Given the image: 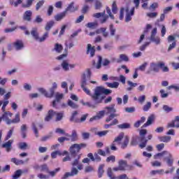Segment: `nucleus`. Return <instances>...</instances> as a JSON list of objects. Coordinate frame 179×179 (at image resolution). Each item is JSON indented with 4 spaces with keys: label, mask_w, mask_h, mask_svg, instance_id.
Returning <instances> with one entry per match:
<instances>
[{
    "label": "nucleus",
    "mask_w": 179,
    "mask_h": 179,
    "mask_svg": "<svg viewBox=\"0 0 179 179\" xmlns=\"http://www.w3.org/2000/svg\"><path fill=\"white\" fill-rule=\"evenodd\" d=\"M69 152L71 156H73L75 159L71 162L72 166L71 172H66L64 173L62 179L69 178V177H75L79 174V171L83 170V164L80 163V155H77L76 154L80 152V150L78 148V144L72 145L69 148Z\"/></svg>",
    "instance_id": "1"
},
{
    "label": "nucleus",
    "mask_w": 179,
    "mask_h": 179,
    "mask_svg": "<svg viewBox=\"0 0 179 179\" xmlns=\"http://www.w3.org/2000/svg\"><path fill=\"white\" fill-rule=\"evenodd\" d=\"M133 5H135L136 8H139V1H134L129 3V5L126 8H122L120 9V20H122L124 19V11L126 12L125 15V22L126 23H128L129 22H131L132 20V16L135 15V7L132 6Z\"/></svg>",
    "instance_id": "2"
},
{
    "label": "nucleus",
    "mask_w": 179,
    "mask_h": 179,
    "mask_svg": "<svg viewBox=\"0 0 179 179\" xmlns=\"http://www.w3.org/2000/svg\"><path fill=\"white\" fill-rule=\"evenodd\" d=\"M112 91L106 89L103 87L99 86L94 90V94L92 96V99L95 104H100L103 100V94H111Z\"/></svg>",
    "instance_id": "3"
},
{
    "label": "nucleus",
    "mask_w": 179,
    "mask_h": 179,
    "mask_svg": "<svg viewBox=\"0 0 179 179\" xmlns=\"http://www.w3.org/2000/svg\"><path fill=\"white\" fill-rule=\"evenodd\" d=\"M113 142H117L119 145H121L122 149H126V148H128L129 143V137L125 136V134L122 132L115 138Z\"/></svg>",
    "instance_id": "4"
},
{
    "label": "nucleus",
    "mask_w": 179,
    "mask_h": 179,
    "mask_svg": "<svg viewBox=\"0 0 179 179\" xmlns=\"http://www.w3.org/2000/svg\"><path fill=\"white\" fill-rule=\"evenodd\" d=\"M105 110H107L106 114H110L109 117L106 120V122H110L113 121L114 118L118 117L120 115L117 114V109H115V104H112L110 106H107L105 108Z\"/></svg>",
    "instance_id": "5"
},
{
    "label": "nucleus",
    "mask_w": 179,
    "mask_h": 179,
    "mask_svg": "<svg viewBox=\"0 0 179 179\" xmlns=\"http://www.w3.org/2000/svg\"><path fill=\"white\" fill-rule=\"evenodd\" d=\"M156 34H157V28H154L151 31L150 40L152 41V43H154L155 45H160V44H162V39L160 37L156 36Z\"/></svg>",
    "instance_id": "6"
},
{
    "label": "nucleus",
    "mask_w": 179,
    "mask_h": 179,
    "mask_svg": "<svg viewBox=\"0 0 179 179\" xmlns=\"http://www.w3.org/2000/svg\"><path fill=\"white\" fill-rule=\"evenodd\" d=\"M167 41L169 44H171L168 47V52H170L171 50H174L177 45V41H176V36L173 35H169L167 38Z\"/></svg>",
    "instance_id": "7"
},
{
    "label": "nucleus",
    "mask_w": 179,
    "mask_h": 179,
    "mask_svg": "<svg viewBox=\"0 0 179 179\" xmlns=\"http://www.w3.org/2000/svg\"><path fill=\"white\" fill-rule=\"evenodd\" d=\"M90 78H92V71H90V69H86L82 74L81 83L83 85L87 83V80H90Z\"/></svg>",
    "instance_id": "8"
},
{
    "label": "nucleus",
    "mask_w": 179,
    "mask_h": 179,
    "mask_svg": "<svg viewBox=\"0 0 179 179\" xmlns=\"http://www.w3.org/2000/svg\"><path fill=\"white\" fill-rule=\"evenodd\" d=\"M38 91L39 93H41V94H44L45 97H48V99H51L54 96V90L52 89H50V92H48L45 89L40 87L38 89Z\"/></svg>",
    "instance_id": "9"
},
{
    "label": "nucleus",
    "mask_w": 179,
    "mask_h": 179,
    "mask_svg": "<svg viewBox=\"0 0 179 179\" xmlns=\"http://www.w3.org/2000/svg\"><path fill=\"white\" fill-rule=\"evenodd\" d=\"M55 99L52 102V106L55 108L57 107L58 103L61 102V100L64 99V94H61L59 92H56L55 93Z\"/></svg>",
    "instance_id": "10"
},
{
    "label": "nucleus",
    "mask_w": 179,
    "mask_h": 179,
    "mask_svg": "<svg viewBox=\"0 0 179 179\" xmlns=\"http://www.w3.org/2000/svg\"><path fill=\"white\" fill-rule=\"evenodd\" d=\"M61 67L64 72H69V68H75V64H70L68 60H63L61 63Z\"/></svg>",
    "instance_id": "11"
},
{
    "label": "nucleus",
    "mask_w": 179,
    "mask_h": 179,
    "mask_svg": "<svg viewBox=\"0 0 179 179\" xmlns=\"http://www.w3.org/2000/svg\"><path fill=\"white\" fill-rule=\"evenodd\" d=\"M12 115H13V114L10 112H5L3 114L1 118H3V121H5L7 125H10V124H12V120H10V118H12Z\"/></svg>",
    "instance_id": "12"
},
{
    "label": "nucleus",
    "mask_w": 179,
    "mask_h": 179,
    "mask_svg": "<svg viewBox=\"0 0 179 179\" xmlns=\"http://www.w3.org/2000/svg\"><path fill=\"white\" fill-rule=\"evenodd\" d=\"M153 138L152 134H149L148 136V139H145V137H141V143L139 144V148L141 149H143V148H146V145H148V141H150Z\"/></svg>",
    "instance_id": "13"
},
{
    "label": "nucleus",
    "mask_w": 179,
    "mask_h": 179,
    "mask_svg": "<svg viewBox=\"0 0 179 179\" xmlns=\"http://www.w3.org/2000/svg\"><path fill=\"white\" fill-rule=\"evenodd\" d=\"M159 71L160 66H159V64L152 62L150 64V71H148V73H150V72H155L157 73Z\"/></svg>",
    "instance_id": "14"
},
{
    "label": "nucleus",
    "mask_w": 179,
    "mask_h": 179,
    "mask_svg": "<svg viewBox=\"0 0 179 179\" xmlns=\"http://www.w3.org/2000/svg\"><path fill=\"white\" fill-rule=\"evenodd\" d=\"M31 16H33V12L31 10H27L24 13L22 19L25 22H31Z\"/></svg>",
    "instance_id": "15"
},
{
    "label": "nucleus",
    "mask_w": 179,
    "mask_h": 179,
    "mask_svg": "<svg viewBox=\"0 0 179 179\" xmlns=\"http://www.w3.org/2000/svg\"><path fill=\"white\" fill-rule=\"evenodd\" d=\"M94 52H96V49H94V46H92V44L88 43L87 45V54H90L92 58L94 57Z\"/></svg>",
    "instance_id": "16"
},
{
    "label": "nucleus",
    "mask_w": 179,
    "mask_h": 179,
    "mask_svg": "<svg viewBox=\"0 0 179 179\" xmlns=\"http://www.w3.org/2000/svg\"><path fill=\"white\" fill-rule=\"evenodd\" d=\"M149 29H152V25L150 24H148L146 25V29L144 30L143 34L141 35L140 38L138 41V44H141V43L143 41V40L145 39V34H146V33H148Z\"/></svg>",
    "instance_id": "17"
},
{
    "label": "nucleus",
    "mask_w": 179,
    "mask_h": 179,
    "mask_svg": "<svg viewBox=\"0 0 179 179\" xmlns=\"http://www.w3.org/2000/svg\"><path fill=\"white\" fill-rule=\"evenodd\" d=\"M12 143H13V141L9 140L8 141L2 144V148L6 149V152H10L12 150Z\"/></svg>",
    "instance_id": "18"
},
{
    "label": "nucleus",
    "mask_w": 179,
    "mask_h": 179,
    "mask_svg": "<svg viewBox=\"0 0 179 179\" xmlns=\"http://www.w3.org/2000/svg\"><path fill=\"white\" fill-rule=\"evenodd\" d=\"M118 166L120 167V171H125V169L128 167V162L127 160H120L118 162Z\"/></svg>",
    "instance_id": "19"
},
{
    "label": "nucleus",
    "mask_w": 179,
    "mask_h": 179,
    "mask_svg": "<svg viewBox=\"0 0 179 179\" xmlns=\"http://www.w3.org/2000/svg\"><path fill=\"white\" fill-rule=\"evenodd\" d=\"M55 114H57V112L54 111L53 110H49L46 117H45V121H46V122L51 121V120H52V117H54Z\"/></svg>",
    "instance_id": "20"
},
{
    "label": "nucleus",
    "mask_w": 179,
    "mask_h": 179,
    "mask_svg": "<svg viewBox=\"0 0 179 179\" xmlns=\"http://www.w3.org/2000/svg\"><path fill=\"white\" fill-rule=\"evenodd\" d=\"M66 11L65 10L62 13L57 14L55 16V20H56V22H61V20H62V19H64L65 16H66Z\"/></svg>",
    "instance_id": "21"
},
{
    "label": "nucleus",
    "mask_w": 179,
    "mask_h": 179,
    "mask_svg": "<svg viewBox=\"0 0 179 179\" xmlns=\"http://www.w3.org/2000/svg\"><path fill=\"white\" fill-rule=\"evenodd\" d=\"M92 132H95V135H98V136H106L108 132H110L108 130H105L102 131H97L96 128L92 129Z\"/></svg>",
    "instance_id": "22"
},
{
    "label": "nucleus",
    "mask_w": 179,
    "mask_h": 179,
    "mask_svg": "<svg viewBox=\"0 0 179 179\" xmlns=\"http://www.w3.org/2000/svg\"><path fill=\"white\" fill-rule=\"evenodd\" d=\"M105 113H106V111H104V110L99 111V113L96 116H94L93 117H91L90 119V122H92V121H94L95 120H100L101 118H103V117H104Z\"/></svg>",
    "instance_id": "23"
},
{
    "label": "nucleus",
    "mask_w": 179,
    "mask_h": 179,
    "mask_svg": "<svg viewBox=\"0 0 179 179\" xmlns=\"http://www.w3.org/2000/svg\"><path fill=\"white\" fill-rule=\"evenodd\" d=\"M76 10H78V6H75L73 5V2H72L69 5L64 11L68 13V12H76Z\"/></svg>",
    "instance_id": "24"
},
{
    "label": "nucleus",
    "mask_w": 179,
    "mask_h": 179,
    "mask_svg": "<svg viewBox=\"0 0 179 179\" xmlns=\"http://www.w3.org/2000/svg\"><path fill=\"white\" fill-rule=\"evenodd\" d=\"M153 121H155V116L151 115L148 117L146 123L143 125V128H146V127H149V125H152L153 124Z\"/></svg>",
    "instance_id": "25"
},
{
    "label": "nucleus",
    "mask_w": 179,
    "mask_h": 179,
    "mask_svg": "<svg viewBox=\"0 0 179 179\" xmlns=\"http://www.w3.org/2000/svg\"><path fill=\"white\" fill-rule=\"evenodd\" d=\"M28 171L29 170L27 169H25L24 171H22L21 169H18L15 172L14 175H13V178H19L20 176L23 174V173H27Z\"/></svg>",
    "instance_id": "26"
},
{
    "label": "nucleus",
    "mask_w": 179,
    "mask_h": 179,
    "mask_svg": "<svg viewBox=\"0 0 179 179\" xmlns=\"http://www.w3.org/2000/svg\"><path fill=\"white\" fill-rule=\"evenodd\" d=\"M14 47L15 48V50H22L23 48V47H24V44H23V41H17L14 43Z\"/></svg>",
    "instance_id": "27"
},
{
    "label": "nucleus",
    "mask_w": 179,
    "mask_h": 179,
    "mask_svg": "<svg viewBox=\"0 0 179 179\" xmlns=\"http://www.w3.org/2000/svg\"><path fill=\"white\" fill-rule=\"evenodd\" d=\"M160 142H164V143H169L171 141V136H164L158 138Z\"/></svg>",
    "instance_id": "28"
},
{
    "label": "nucleus",
    "mask_w": 179,
    "mask_h": 179,
    "mask_svg": "<svg viewBox=\"0 0 179 179\" xmlns=\"http://www.w3.org/2000/svg\"><path fill=\"white\" fill-rule=\"evenodd\" d=\"M62 50V45L59 43H55V48L52 50V51H55L57 54H61Z\"/></svg>",
    "instance_id": "29"
},
{
    "label": "nucleus",
    "mask_w": 179,
    "mask_h": 179,
    "mask_svg": "<svg viewBox=\"0 0 179 179\" xmlns=\"http://www.w3.org/2000/svg\"><path fill=\"white\" fill-rule=\"evenodd\" d=\"M67 105L69 106V107H71V108H73L74 110H76V108H79V105L76 104V103L73 102L71 99H69L67 101Z\"/></svg>",
    "instance_id": "30"
},
{
    "label": "nucleus",
    "mask_w": 179,
    "mask_h": 179,
    "mask_svg": "<svg viewBox=\"0 0 179 179\" xmlns=\"http://www.w3.org/2000/svg\"><path fill=\"white\" fill-rule=\"evenodd\" d=\"M18 148L21 150H26L27 149H30V145H29L27 143L22 142L19 143Z\"/></svg>",
    "instance_id": "31"
},
{
    "label": "nucleus",
    "mask_w": 179,
    "mask_h": 179,
    "mask_svg": "<svg viewBox=\"0 0 179 179\" xmlns=\"http://www.w3.org/2000/svg\"><path fill=\"white\" fill-rule=\"evenodd\" d=\"M127 84L129 86L127 88V92H131V90H134V87H136L138 86V83H133L132 81H127Z\"/></svg>",
    "instance_id": "32"
},
{
    "label": "nucleus",
    "mask_w": 179,
    "mask_h": 179,
    "mask_svg": "<svg viewBox=\"0 0 179 179\" xmlns=\"http://www.w3.org/2000/svg\"><path fill=\"white\" fill-rule=\"evenodd\" d=\"M69 136L71 142H76V141H78V133L75 130H73L71 135H69Z\"/></svg>",
    "instance_id": "33"
},
{
    "label": "nucleus",
    "mask_w": 179,
    "mask_h": 179,
    "mask_svg": "<svg viewBox=\"0 0 179 179\" xmlns=\"http://www.w3.org/2000/svg\"><path fill=\"white\" fill-rule=\"evenodd\" d=\"M31 34L35 40H37L38 41L40 40V37H38V32L37 31V28L32 29Z\"/></svg>",
    "instance_id": "34"
},
{
    "label": "nucleus",
    "mask_w": 179,
    "mask_h": 179,
    "mask_svg": "<svg viewBox=\"0 0 179 179\" xmlns=\"http://www.w3.org/2000/svg\"><path fill=\"white\" fill-rule=\"evenodd\" d=\"M164 159L166 160V163L169 167L173 166V162L174 160L173 159V157L171 155V154H169V156L165 157Z\"/></svg>",
    "instance_id": "35"
},
{
    "label": "nucleus",
    "mask_w": 179,
    "mask_h": 179,
    "mask_svg": "<svg viewBox=\"0 0 179 179\" xmlns=\"http://www.w3.org/2000/svg\"><path fill=\"white\" fill-rule=\"evenodd\" d=\"M87 85V83H85V84H83V83H81V87L83 88V90L86 93V94H88V96H93V94H92L90 93V90L87 89V87H86V85Z\"/></svg>",
    "instance_id": "36"
},
{
    "label": "nucleus",
    "mask_w": 179,
    "mask_h": 179,
    "mask_svg": "<svg viewBox=\"0 0 179 179\" xmlns=\"http://www.w3.org/2000/svg\"><path fill=\"white\" fill-rule=\"evenodd\" d=\"M104 164H101L98 169V177L99 178H101L103 177V174H104Z\"/></svg>",
    "instance_id": "37"
},
{
    "label": "nucleus",
    "mask_w": 179,
    "mask_h": 179,
    "mask_svg": "<svg viewBox=\"0 0 179 179\" xmlns=\"http://www.w3.org/2000/svg\"><path fill=\"white\" fill-rule=\"evenodd\" d=\"M54 24H55V22L54 21H49L46 23L45 30H46V31H50L52 28V26H54Z\"/></svg>",
    "instance_id": "38"
},
{
    "label": "nucleus",
    "mask_w": 179,
    "mask_h": 179,
    "mask_svg": "<svg viewBox=\"0 0 179 179\" xmlns=\"http://www.w3.org/2000/svg\"><path fill=\"white\" fill-rule=\"evenodd\" d=\"M122 61H124V62H128V61H129V58H128V56H127V55L121 54L120 55V59H117V62L120 63Z\"/></svg>",
    "instance_id": "39"
},
{
    "label": "nucleus",
    "mask_w": 179,
    "mask_h": 179,
    "mask_svg": "<svg viewBox=\"0 0 179 179\" xmlns=\"http://www.w3.org/2000/svg\"><path fill=\"white\" fill-rule=\"evenodd\" d=\"M20 122V113H17L15 114V118L11 120V124H19Z\"/></svg>",
    "instance_id": "40"
},
{
    "label": "nucleus",
    "mask_w": 179,
    "mask_h": 179,
    "mask_svg": "<svg viewBox=\"0 0 179 179\" xmlns=\"http://www.w3.org/2000/svg\"><path fill=\"white\" fill-rule=\"evenodd\" d=\"M66 47L65 48L66 53L61 55L57 57V59H58L59 61H62V59H65L66 57H68V45L67 44H66Z\"/></svg>",
    "instance_id": "41"
},
{
    "label": "nucleus",
    "mask_w": 179,
    "mask_h": 179,
    "mask_svg": "<svg viewBox=\"0 0 179 179\" xmlns=\"http://www.w3.org/2000/svg\"><path fill=\"white\" fill-rule=\"evenodd\" d=\"M146 121V117H142L140 120H138L136 123H134L135 128H139L141 124H143Z\"/></svg>",
    "instance_id": "42"
},
{
    "label": "nucleus",
    "mask_w": 179,
    "mask_h": 179,
    "mask_svg": "<svg viewBox=\"0 0 179 179\" xmlns=\"http://www.w3.org/2000/svg\"><path fill=\"white\" fill-rule=\"evenodd\" d=\"M159 66L160 69H162V72H169V66H165L164 62L159 63Z\"/></svg>",
    "instance_id": "43"
},
{
    "label": "nucleus",
    "mask_w": 179,
    "mask_h": 179,
    "mask_svg": "<svg viewBox=\"0 0 179 179\" xmlns=\"http://www.w3.org/2000/svg\"><path fill=\"white\" fill-rule=\"evenodd\" d=\"M118 120L117 119H114L110 124H104V128L106 129H108V128H110V127H113L114 125H117L118 124Z\"/></svg>",
    "instance_id": "44"
},
{
    "label": "nucleus",
    "mask_w": 179,
    "mask_h": 179,
    "mask_svg": "<svg viewBox=\"0 0 179 179\" xmlns=\"http://www.w3.org/2000/svg\"><path fill=\"white\" fill-rule=\"evenodd\" d=\"M118 86H120V83L118 82L108 83V87L111 89H118Z\"/></svg>",
    "instance_id": "45"
},
{
    "label": "nucleus",
    "mask_w": 179,
    "mask_h": 179,
    "mask_svg": "<svg viewBox=\"0 0 179 179\" xmlns=\"http://www.w3.org/2000/svg\"><path fill=\"white\" fill-rule=\"evenodd\" d=\"M169 153L167 151H163L162 152L157 153L156 155H154V159L156 160L159 159V157H163L166 156Z\"/></svg>",
    "instance_id": "46"
},
{
    "label": "nucleus",
    "mask_w": 179,
    "mask_h": 179,
    "mask_svg": "<svg viewBox=\"0 0 179 179\" xmlns=\"http://www.w3.org/2000/svg\"><path fill=\"white\" fill-rule=\"evenodd\" d=\"M117 128L120 129H128L131 128V124H129V123H123L122 124L117 125Z\"/></svg>",
    "instance_id": "47"
},
{
    "label": "nucleus",
    "mask_w": 179,
    "mask_h": 179,
    "mask_svg": "<svg viewBox=\"0 0 179 179\" xmlns=\"http://www.w3.org/2000/svg\"><path fill=\"white\" fill-rule=\"evenodd\" d=\"M168 90H171V89H173L175 92H179V84H173L170 86H168L166 88Z\"/></svg>",
    "instance_id": "48"
},
{
    "label": "nucleus",
    "mask_w": 179,
    "mask_h": 179,
    "mask_svg": "<svg viewBox=\"0 0 179 179\" xmlns=\"http://www.w3.org/2000/svg\"><path fill=\"white\" fill-rule=\"evenodd\" d=\"M139 139V137L138 136H134L131 138V141L130 142L131 146H136L138 145V140Z\"/></svg>",
    "instance_id": "49"
},
{
    "label": "nucleus",
    "mask_w": 179,
    "mask_h": 179,
    "mask_svg": "<svg viewBox=\"0 0 179 179\" xmlns=\"http://www.w3.org/2000/svg\"><path fill=\"white\" fill-rule=\"evenodd\" d=\"M52 159H57V156H62V152L59 150L54 151L50 155Z\"/></svg>",
    "instance_id": "50"
},
{
    "label": "nucleus",
    "mask_w": 179,
    "mask_h": 179,
    "mask_svg": "<svg viewBox=\"0 0 179 179\" xmlns=\"http://www.w3.org/2000/svg\"><path fill=\"white\" fill-rule=\"evenodd\" d=\"M167 128H179V123L176 122V121L173 120L168 124Z\"/></svg>",
    "instance_id": "51"
},
{
    "label": "nucleus",
    "mask_w": 179,
    "mask_h": 179,
    "mask_svg": "<svg viewBox=\"0 0 179 179\" xmlns=\"http://www.w3.org/2000/svg\"><path fill=\"white\" fill-rule=\"evenodd\" d=\"M22 8H30V6L33 4L32 1H25L24 2L22 1Z\"/></svg>",
    "instance_id": "52"
},
{
    "label": "nucleus",
    "mask_w": 179,
    "mask_h": 179,
    "mask_svg": "<svg viewBox=\"0 0 179 179\" xmlns=\"http://www.w3.org/2000/svg\"><path fill=\"white\" fill-rule=\"evenodd\" d=\"M55 115H56V121H61L64 118V112H56Z\"/></svg>",
    "instance_id": "53"
},
{
    "label": "nucleus",
    "mask_w": 179,
    "mask_h": 179,
    "mask_svg": "<svg viewBox=\"0 0 179 179\" xmlns=\"http://www.w3.org/2000/svg\"><path fill=\"white\" fill-rule=\"evenodd\" d=\"M104 15H106V10H104L102 13H94L92 15V17H95V19H100V17L104 16Z\"/></svg>",
    "instance_id": "54"
},
{
    "label": "nucleus",
    "mask_w": 179,
    "mask_h": 179,
    "mask_svg": "<svg viewBox=\"0 0 179 179\" xmlns=\"http://www.w3.org/2000/svg\"><path fill=\"white\" fill-rule=\"evenodd\" d=\"M48 31H46L43 34V36H41V38H39V43H43V41H45V40H47V38H48Z\"/></svg>",
    "instance_id": "55"
},
{
    "label": "nucleus",
    "mask_w": 179,
    "mask_h": 179,
    "mask_svg": "<svg viewBox=\"0 0 179 179\" xmlns=\"http://www.w3.org/2000/svg\"><path fill=\"white\" fill-rule=\"evenodd\" d=\"M22 4V1H10V5L11 6H14V8H17L19 5Z\"/></svg>",
    "instance_id": "56"
},
{
    "label": "nucleus",
    "mask_w": 179,
    "mask_h": 179,
    "mask_svg": "<svg viewBox=\"0 0 179 179\" xmlns=\"http://www.w3.org/2000/svg\"><path fill=\"white\" fill-rule=\"evenodd\" d=\"M81 136H82L83 139L86 141V140L89 139V138H90V133L86 132V131H83L81 133Z\"/></svg>",
    "instance_id": "57"
},
{
    "label": "nucleus",
    "mask_w": 179,
    "mask_h": 179,
    "mask_svg": "<svg viewBox=\"0 0 179 179\" xmlns=\"http://www.w3.org/2000/svg\"><path fill=\"white\" fill-rule=\"evenodd\" d=\"M107 174H108V176L109 177V178H110V179H117V177L114 176V175H113V170L111 169V168L108 169Z\"/></svg>",
    "instance_id": "58"
},
{
    "label": "nucleus",
    "mask_w": 179,
    "mask_h": 179,
    "mask_svg": "<svg viewBox=\"0 0 179 179\" xmlns=\"http://www.w3.org/2000/svg\"><path fill=\"white\" fill-rule=\"evenodd\" d=\"M81 103L83 104V106H87V107H90V108H96V105L92 104L90 102L81 101Z\"/></svg>",
    "instance_id": "59"
},
{
    "label": "nucleus",
    "mask_w": 179,
    "mask_h": 179,
    "mask_svg": "<svg viewBox=\"0 0 179 179\" xmlns=\"http://www.w3.org/2000/svg\"><path fill=\"white\" fill-rule=\"evenodd\" d=\"M150 107H152V103L147 102L146 104L143 106V111H149V110H150Z\"/></svg>",
    "instance_id": "60"
},
{
    "label": "nucleus",
    "mask_w": 179,
    "mask_h": 179,
    "mask_svg": "<svg viewBox=\"0 0 179 179\" xmlns=\"http://www.w3.org/2000/svg\"><path fill=\"white\" fill-rule=\"evenodd\" d=\"M102 36L105 37V38H107L108 37H110V34L107 31V28H102Z\"/></svg>",
    "instance_id": "61"
},
{
    "label": "nucleus",
    "mask_w": 179,
    "mask_h": 179,
    "mask_svg": "<svg viewBox=\"0 0 179 179\" xmlns=\"http://www.w3.org/2000/svg\"><path fill=\"white\" fill-rule=\"evenodd\" d=\"M87 27L89 29H96L97 27V23L96 22H88L87 24Z\"/></svg>",
    "instance_id": "62"
},
{
    "label": "nucleus",
    "mask_w": 179,
    "mask_h": 179,
    "mask_svg": "<svg viewBox=\"0 0 179 179\" xmlns=\"http://www.w3.org/2000/svg\"><path fill=\"white\" fill-rule=\"evenodd\" d=\"M13 129H11L8 131L6 138H5V141H8V139H10V138L12 137V135H13Z\"/></svg>",
    "instance_id": "63"
},
{
    "label": "nucleus",
    "mask_w": 179,
    "mask_h": 179,
    "mask_svg": "<svg viewBox=\"0 0 179 179\" xmlns=\"http://www.w3.org/2000/svg\"><path fill=\"white\" fill-rule=\"evenodd\" d=\"M59 170H61V169L57 168L56 169H55V171H48V174H50V176H51V177H54L55 174H57L58 171H59Z\"/></svg>",
    "instance_id": "64"
}]
</instances>
